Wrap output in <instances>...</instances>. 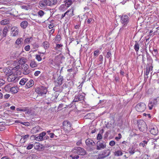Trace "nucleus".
<instances>
[{"label": "nucleus", "mask_w": 159, "mask_h": 159, "mask_svg": "<svg viewBox=\"0 0 159 159\" xmlns=\"http://www.w3.org/2000/svg\"><path fill=\"white\" fill-rule=\"evenodd\" d=\"M21 8L22 9H24L25 10H28L29 8V7L28 6H21Z\"/></svg>", "instance_id": "49"}, {"label": "nucleus", "mask_w": 159, "mask_h": 159, "mask_svg": "<svg viewBox=\"0 0 159 159\" xmlns=\"http://www.w3.org/2000/svg\"><path fill=\"white\" fill-rule=\"evenodd\" d=\"M8 28L7 27H5L3 30L2 35L3 37H5L6 36L7 33L8 31Z\"/></svg>", "instance_id": "30"}, {"label": "nucleus", "mask_w": 159, "mask_h": 159, "mask_svg": "<svg viewBox=\"0 0 159 159\" xmlns=\"http://www.w3.org/2000/svg\"><path fill=\"white\" fill-rule=\"evenodd\" d=\"M61 39V36L60 34H57L56 36L55 40L57 41H60Z\"/></svg>", "instance_id": "43"}, {"label": "nucleus", "mask_w": 159, "mask_h": 159, "mask_svg": "<svg viewBox=\"0 0 159 159\" xmlns=\"http://www.w3.org/2000/svg\"><path fill=\"white\" fill-rule=\"evenodd\" d=\"M42 130V129L39 126H38L33 128L31 130V132L33 134H36Z\"/></svg>", "instance_id": "15"}, {"label": "nucleus", "mask_w": 159, "mask_h": 159, "mask_svg": "<svg viewBox=\"0 0 159 159\" xmlns=\"http://www.w3.org/2000/svg\"><path fill=\"white\" fill-rule=\"evenodd\" d=\"M17 29H17V28L15 27H13L11 29V32H13L14 31H15V30Z\"/></svg>", "instance_id": "61"}, {"label": "nucleus", "mask_w": 159, "mask_h": 159, "mask_svg": "<svg viewBox=\"0 0 159 159\" xmlns=\"http://www.w3.org/2000/svg\"><path fill=\"white\" fill-rule=\"evenodd\" d=\"M99 60L101 63L103 60V57L102 55H100L99 57Z\"/></svg>", "instance_id": "58"}, {"label": "nucleus", "mask_w": 159, "mask_h": 159, "mask_svg": "<svg viewBox=\"0 0 159 159\" xmlns=\"http://www.w3.org/2000/svg\"><path fill=\"white\" fill-rule=\"evenodd\" d=\"M115 144V142L114 141H111L109 143V145L111 146H114Z\"/></svg>", "instance_id": "56"}, {"label": "nucleus", "mask_w": 159, "mask_h": 159, "mask_svg": "<svg viewBox=\"0 0 159 159\" xmlns=\"http://www.w3.org/2000/svg\"><path fill=\"white\" fill-rule=\"evenodd\" d=\"M62 46L63 45L61 44H57L55 49L57 51L61 52L62 49Z\"/></svg>", "instance_id": "25"}, {"label": "nucleus", "mask_w": 159, "mask_h": 159, "mask_svg": "<svg viewBox=\"0 0 159 159\" xmlns=\"http://www.w3.org/2000/svg\"><path fill=\"white\" fill-rule=\"evenodd\" d=\"M70 157H71L72 159H78L79 158V156L78 155H74V154H72L70 155Z\"/></svg>", "instance_id": "41"}, {"label": "nucleus", "mask_w": 159, "mask_h": 159, "mask_svg": "<svg viewBox=\"0 0 159 159\" xmlns=\"http://www.w3.org/2000/svg\"><path fill=\"white\" fill-rule=\"evenodd\" d=\"M46 134V133L45 132H43L40 133L39 135L35 137L36 140L38 141H41L44 140L43 137Z\"/></svg>", "instance_id": "14"}, {"label": "nucleus", "mask_w": 159, "mask_h": 159, "mask_svg": "<svg viewBox=\"0 0 159 159\" xmlns=\"http://www.w3.org/2000/svg\"><path fill=\"white\" fill-rule=\"evenodd\" d=\"M45 14V13L43 11L40 10L38 12V16L39 17H42V16Z\"/></svg>", "instance_id": "33"}, {"label": "nucleus", "mask_w": 159, "mask_h": 159, "mask_svg": "<svg viewBox=\"0 0 159 159\" xmlns=\"http://www.w3.org/2000/svg\"><path fill=\"white\" fill-rule=\"evenodd\" d=\"M41 73V72L39 71H36L34 73V75L36 76H38Z\"/></svg>", "instance_id": "59"}, {"label": "nucleus", "mask_w": 159, "mask_h": 159, "mask_svg": "<svg viewBox=\"0 0 159 159\" xmlns=\"http://www.w3.org/2000/svg\"><path fill=\"white\" fill-rule=\"evenodd\" d=\"M19 68H20V66H16L13 69V70H16V71H17L16 73L18 74L17 75H20V73H21V72L20 71H19L18 70H19Z\"/></svg>", "instance_id": "34"}, {"label": "nucleus", "mask_w": 159, "mask_h": 159, "mask_svg": "<svg viewBox=\"0 0 159 159\" xmlns=\"http://www.w3.org/2000/svg\"><path fill=\"white\" fill-rule=\"evenodd\" d=\"M35 58L39 61H41L42 59L40 56L39 55H36L35 56Z\"/></svg>", "instance_id": "42"}, {"label": "nucleus", "mask_w": 159, "mask_h": 159, "mask_svg": "<svg viewBox=\"0 0 159 159\" xmlns=\"http://www.w3.org/2000/svg\"><path fill=\"white\" fill-rule=\"evenodd\" d=\"M33 39L32 37L26 38L24 40V43H25L29 44L30 42V40Z\"/></svg>", "instance_id": "39"}, {"label": "nucleus", "mask_w": 159, "mask_h": 159, "mask_svg": "<svg viewBox=\"0 0 159 159\" xmlns=\"http://www.w3.org/2000/svg\"><path fill=\"white\" fill-rule=\"evenodd\" d=\"M48 6H52L56 5L57 2V0H47Z\"/></svg>", "instance_id": "22"}, {"label": "nucleus", "mask_w": 159, "mask_h": 159, "mask_svg": "<svg viewBox=\"0 0 159 159\" xmlns=\"http://www.w3.org/2000/svg\"><path fill=\"white\" fill-rule=\"evenodd\" d=\"M123 154L122 152L120 150L116 151L115 152V155L116 156H120Z\"/></svg>", "instance_id": "31"}, {"label": "nucleus", "mask_w": 159, "mask_h": 159, "mask_svg": "<svg viewBox=\"0 0 159 159\" xmlns=\"http://www.w3.org/2000/svg\"><path fill=\"white\" fill-rule=\"evenodd\" d=\"M62 77L60 76L57 80L56 83L58 86L61 85L62 83Z\"/></svg>", "instance_id": "27"}, {"label": "nucleus", "mask_w": 159, "mask_h": 159, "mask_svg": "<svg viewBox=\"0 0 159 159\" xmlns=\"http://www.w3.org/2000/svg\"><path fill=\"white\" fill-rule=\"evenodd\" d=\"M12 84H9L7 85H6L5 87V90L8 91L9 90L10 91V90L11 89V88H12Z\"/></svg>", "instance_id": "38"}, {"label": "nucleus", "mask_w": 159, "mask_h": 159, "mask_svg": "<svg viewBox=\"0 0 159 159\" xmlns=\"http://www.w3.org/2000/svg\"><path fill=\"white\" fill-rule=\"evenodd\" d=\"M135 148L133 146H132L129 148L128 150V151L131 155H133L135 152Z\"/></svg>", "instance_id": "24"}, {"label": "nucleus", "mask_w": 159, "mask_h": 159, "mask_svg": "<svg viewBox=\"0 0 159 159\" xmlns=\"http://www.w3.org/2000/svg\"><path fill=\"white\" fill-rule=\"evenodd\" d=\"M129 20V18L126 15H123L120 17V21L124 27H125L128 25Z\"/></svg>", "instance_id": "3"}, {"label": "nucleus", "mask_w": 159, "mask_h": 159, "mask_svg": "<svg viewBox=\"0 0 159 159\" xmlns=\"http://www.w3.org/2000/svg\"><path fill=\"white\" fill-rule=\"evenodd\" d=\"M102 136L100 134H98L97 139L98 140H100L102 139Z\"/></svg>", "instance_id": "57"}, {"label": "nucleus", "mask_w": 159, "mask_h": 159, "mask_svg": "<svg viewBox=\"0 0 159 159\" xmlns=\"http://www.w3.org/2000/svg\"><path fill=\"white\" fill-rule=\"evenodd\" d=\"M47 88L44 86H41L35 89V92L40 96H44L47 92Z\"/></svg>", "instance_id": "1"}, {"label": "nucleus", "mask_w": 159, "mask_h": 159, "mask_svg": "<svg viewBox=\"0 0 159 159\" xmlns=\"http://www.w3.org/2000/svg\"><path fill=\"white\" fill-rule=\"evenodd\" d=\"M19 33L18 29L16 30H15V31H14L13 32H11V35L13 37H15L18 35Z\"/></svg>", "instance_id": "36"}, {"label": "nucleus", "mask_w": 159, "mask_h": 159, "mask_svg": "<svg viewBox=\"0 0 159 159\" xmlns=\"http://www.w3.org/2000/svg\"><path fill=\"white\" fill-rule=\"evenodd\" d=\"M10 97V95L8 94H6L4 96V98L6 99H7Z\"/></svg>", "instance_id": "60"}, {"label": "nucleus", "mask_w": 159, "mask_h": 159, "mask_svg": "<svg viewBox=\"0 0 159 159\" xmlns=\"http://www.w3.org/2000/svg\"><path fill=\"white\" fill-rule=\"evenodd\" d=\"M146 107V105L144 103L140 102L136 105L135 108L137 111L142 112L144 111Z\"/></svg>", "instance_id": "4"}, {"label": "nucleus", "mask_w": 159, "mask_h": 159, "mask_svg": "<svg viewBox=\"0 0 159 159\" xmlns=\"http://www.w3.org/2000/svg\"><path fill=\"white\" fill-rule=\"evenodd\" d=\"M28 25V22L26 21H23L20 24V26L23 28H26Z\"/></svg>", "instance_id": "28"}, {"label": "nucleus", "mask_w": 159, "mask_h": 159, "mask_svg": "<svg viewBox=\"0 0 159 159\" xmlns=\"http://www.w3.org/2000/svg\"><path fill=\"white\" fill-rule=\"evenodd\" d=\"M27 80H28L26 79H22L20 81L19 84L21 85H23L27 82Z\"/></svg>", "instance_id": "32"}, {"label": "nucleus", "mask_w": 159, "mask_h": 159, "mask_svg": "<svg viewBox=\"0 0 159 159\" xmlns=\"http://www.w3.org/2000/svg\"><path fill=\"white\" fill-rule=\"evenodd\" d=\"M111 52L110 51H109L107 53L106 55V57L107 58H109L111 56Z\"/></svg>", "instance_id": "55"}, {"label": "nucleus", "mask_w": 159, "mask_h": 159, "mask_svg": "<svg viewBox=\"0 0 159 159\" xmlns=\"http://www.w3.org/2000/svg\"><path fill=\"white\" fill-rule=\"evenodd\" d=\"M159 102V96L153 99L152 100L149 101L148 106L150 110L152 109L154 106L157 105Z\"/></svg>", "instance_id": "6"}, {"label": "nucleus", "mask_w": 159, "mask_h": 159, "mask_svg": "<svg viewBox=\"0 0 159 159\" xmlns=\"http://www.w3.org/2000/svg\"><path fill=\"white\" fill-rule=\"evenodd\" d=\"M30 46L29 45H27L25 46L24 48L25 50L26 51H29L30 50Z\"/></svg>", "instance_id": "51"}, {"label": "nucleus", "mask_w": 159, "mask_h": 159, "mask_svg": "<svg viewBox=\"0 0 159 159\" xmlns=\"http://www.w3.org/2000/svg\"><path fill=\"white\" fill-rule=\"evenodd\" d=\"M84 95L85 94L84 93H83L82 94H79L75 95V98L73 100V102H76L84 100Z\"/></svg>", "instance_id": "13"}, {"label": "nucleus", "mask_w": 159, "mask_h": 159, "mask_svg": "<svg viewBox=\"0 0 159 159\" xmlns=\"http://www.w3.org/2000/svg\"><path fill=\"white\" fill-rule=\"evenodd\" d=\"M138 126L139 130L143 132H145L147 130V125L143 120H139L138 121Z\"/></svg>", "instance_id": "2"}, {"label": "nucleus", "mask_w": 159, "mask_h": 159, "mask_svg": "<svg viewBox=\"0 0 159 159\" xmlns=\"http://www.w3.org/2000/svg\"><path fill=\"white\" fill-rule=\"evenodd\" d=\"M16 110L17 111H25L27 110L26 108H24L23 109H21L20 108H17Z\"/></svg>", "instance_id": "44"}, {"label": "nucleus", "mask_w": 159, "mask_h": 159, "mask_svg": "<svg viewBox=\"0 0 159 159\" xmlns=\"http://www.w3.org/2000/svg\"><path fill=\"white\" fill-rule=\"evenodd\" d=\"M106 156L103 154H100L98 155L97 159H103Z\"/></svg>", "instance_id": "46"}, {"label": "nucleus", "mask_w": 159, "mask_h": 159, "mask_svg": "<svg viewBox=\"0 0 159 159\" xmlns=\"http://www.w3.org/2000/svg\"><path fill=\"white\" fill-rule=\"evenodd\" d=\"M29 137V134H26L24 136H22V139H21V140L23 139L25 141L26 140H27L28 139Z\"/></svg>", "instance_id": "40"}, {"label": "nucleus", "mask_w": 159, "mask_h": 159, "mask_svg": "<svg viewBox=\"0 0 159 159\" xmlns=\"http://www.w3.org/2000/svg\"><path fill=\"white\" fill-rule=\"evenodd\" d=\"M63 125L65 128H68L71 127L70 123L68 121H64L63 123Z\"/></svg>", "instance_id": "21"}, {"label": "nucleus", "mask_w": 159, "mask_h": 159, "mask_svg": "<svg viewBox=\"0 0 159 159\" xmlns=\"http://www.w3.org/2000/svg\"><path fill=\"white\" fill-rule=\"evenodd\" d=\"M23 39L22 38H19L17 39L14 44V46L17 49H19L22 47Z\"/></svg>", "instance_id": "5"}, {"label": "nucleus", "mask_w": 159, "mask_h": 159, "mask_svg": "<svg viewBox=\"0 0 159 159\" xmlns=\"http://www.w3.org/2000/svg\"><path fill=\"white\" fill-rule=\"evenodd\" d=\"M93 114V113H91L88 114H87L84 117L85 118L89 119L90 118V116H91V115Z\"/></svg>", "instance_id": "52"}, {"label": "nucleus", "mask_w": 159, "mask_h": 159, "mask_svg": "<svg viewBox=\"0 0 159 159\" xmlns=\"http://www.w3.org/2000/svg\"><path fill=\"white\" fill-rule=\"evenodd\" d=\"M92 20L93 19L92 18L89 19L87 21V23L88 24H89L92 21Z\"/></svg>", "instance_id": "63"}, {"label": "nucleus", "mask_w": 159, "mask_h": 159, "mask_svg": "<svg viewBox=\"0 0 159 159\" xmlns=\"http://www.w3.org/2000/svg\"><path fill=\"white\" fill-rule=\"evenodd\" d=\"M85 143L87 146H91L95 144V143L93 141L89 139L86 140Z\"/></svg>", "instance_id": "17"}, {"label": "nucleus", "mask_w": 159, "mask_h": 159, "mask_svg": "<svg viewBox=\"0 0 159 159\" xmlns=\"http://www.w3.org/2000/svg\"><path fill=\"white\" fill-rule=\"evenodd\" d=\"M106 147V143L104 142H101V141H98L97 144V149L98 150L103 149Z\"/></svg>", "instance_id": "12"}, {"label": "nucleus", "mask_w": 159, "mask_h": 159, "mask_svg": "<svg viewBox=\"0 0 159 159\" xmlns=\"http://www.w3.org/2000/svg\"><path fill=\"white\" fill-rule=\"evenodd\" d=\"M75 152H76L78 155H84L86 154V151L83 148L80 147H75Z\"/></svg>", "instance_id": "10"}, {"label": "nucleus", "mask_w": 159, "mask_h": 159, "mask_svg": "<svg viewBox=\"0 0 159 159\" xmlns=\"http://www.w3.org/2000/svg\"><path fill=\"white\" fill-rule=\"evenodd\" d=\"M63 1L65 2V5H61L59 8V9L63 11H64L72 3V1L71 0H64Z\"/></svg>", "instance_id": "7"}, {"label": "nucleus", "mask_w": 159, "mask_h": 159, "mask_svg": "<svg viewBox=\"0 0 159 159\" xmlns=\"http://www.w3.org/2000/svg\"><path fill=\"white\" fill-rule=\"evenodd\" d=\"M149 129L150 133L153 135H157L158 133V130L157 127L153 125H151L149 126Z\"/></svg>", "instance_id": "8"}, {"label": "nucleus", "mask_w": 159, "mask_h": 159, "mask_svg": "<svg viewBox=\"0 0 159 159\" xmlns=\"http://www.w3.org/2000/svg\"><path fill=\"white\" fill-rule=\"evenodd\" d=\"M21 67L22 71L23 74L27 75L30 73L29 66L27 64H25L22 65Z\"/></svg>", "instance_id": "11"}, {"label": "nucleus", "mask_w": 159, "mask_h": 159, "mask_svg": "<svg viewBox=\"0 0 159 159\" xmlns=\"http://www.w3.org/2000/svg\"><path fill=\"white\" fill-rule=\"evenodd\" d=\"M33 147V144H29L26 148V149L28 150H30L32 149Z\"/></svg>", "instance_id": "50"}, {"label": "nucleus", "mask_w": 159, "mask_h": 159, "mask_svg": "<svg viewBox=\"0 0 159 159\" xmlns=\"http://www.w3.org/2000/svg\"><path fill=\"white\" fill-rule=\"evenodd\" d=\"M29 159H36L37 156L34 154H31L30 155L29 157Z\"/></svg>", "instance_id": "45"}, {"label": "nucleus", "mask_w": 159, "mask_h": 159, "mask_svg": "<svg viewBox=\"0 0 159 159\" xmlns=\"http://www.w3.org/2000/svg\"><path fill=\"white\" fill-rule=\"evenodd\" d=\"M10 92L12 93H16L18 92V89L16 86L12 87V88H11Z\"/></svg>", "instance_id": "26"}, {"label": "nucleus", "mask_w": 159, "mask_h": 159, "mask_svg": "<svg viewBox=\"0 0 159 159\" xmlns=\"http://www.w3.org/2000/svg\"><path fill=\"white\" fill-rule=\"evenodd\" d=\"M10 21V19L9 18H6L2 20L0 22V24L2 25H5L7 24H9Z\"/></svg>", "instance_id": "20"}, {"label": "nucleus", "mask_w": 159, "mask_h": 159, "mask_svg": "<svg viewBox=\"0 0 159 159\" xmlns=\"http://www.w3.org/2000/svg\"><path fill=\"white\" fill-rule=\"evenodd\" d=\"M147 143L148 141L144 140L139 143V146H142L143 147H144L146 146Z\"/></svg>", "instance_id": "37"}, {"label": "nucleus", "mask_w": 159, "mask_h": 159, "mask_svg": "<svg viewBox=\"0 0 159 159\" xmlns=\"http://www.w3.org/2000/svg\"><path fill=\"white\" fill-rule=\"evenodd\" d=\"M54 26V25L53 23L49 24L48 25V28L49 29H52Z\"/></svg>", "instance_id": "62"}, {"label": "nucleus", "mask_w": 159, "mask_h": 159, "mask_svg": "<svg viewBox=\"0 0 159 159\" xmlns=\"http://www.w3.org/2000/svg\"><path fill=\"white\" fill-rule=\"evenodd\" d=\"M34 81L30 79L27 82V83L25 85V87L26 88H30V87H32L34 85Z\"/></svg>", "instance_id": "18"}, {"label": "nucleus", "mask_w": 159, "mask_h": 159, "mask_svg": "<svg viewBox=\"0 0 159 159\" xmlns=\"http://www.w3.org/2000/svg\"><path fill=\"white\" fill-rule=\"evenodd\" d=\"M1 159H10V158L8 156H4L2 157Z\"/></svg>", "instance_id": "64"}, {"label": "nucleus", "mask_w": 159, "mask_h": 159, "mask_svg": "<svg viewBox=\"0 0 159 159\" xmlns=\"http://www.w3.org/2000/svg\"><path fill=\"white\" fill-rule=\"evenodd\" d=\"M5 81L2 79H0V87L5 84Z\"/></svg>", "instance_id": "47"}, {"label": "nucleus", "mask_w": 159, "mask_h": 159, "mask_svg": "<svg viewBox=\"0 0 159 159\" xmlns=\"http://www.w3.org/2000/svg\"><path fill=\"white\" fill-rule=\"evenodd\" d=\"M30 66L31 68H34L37 66V64L34 60H32L30 61Z\"/></svg>", "instance_id": "23"}, {"label": "nucleus", "mask_w": 159, "mask_h": 159, "mask_svg": "<svg viewBox=\"0 0 159 159\" xmlns=\"http://www.w3.org/2000/svg\"><path fill=\"white\" fill-rule=\"evenodd\" d=\"M40 144L39 143H36L34 146V148L36 150H39V149Z\"/></svg>", "instance_id": "54"}, {"label": "nucleus", "mask_w": 159, "mask_h": 159, "mask_svg": "<svg viewBox=\"0 0 159 159\" xmlns=\"http://www.w3.org/2000/svg\"><path fill=\"white\" fill-rule=\"evenodd\" d=\"M42 44L45 49H48L49 47L50 44L49 42L48 41L44 42Z\"/></svg>", "instance_id": "29"}, {"label": "nucleus", "mask_w": 159, "mask_h": 159, "mask_svg": "<svg viewBox=\"0 0 159 159\" xmlns=\"http://www.w3.org/2000/svg\"><path fill=\"white\" fill-rule=\"evenodd\" d=\"M74 9L73 8H71L70 9L67 10L65 14L68 16L71 17L74 14H73Z\"/></svg>", "instance_id": "19"}, {"label": "nucleus", "mask_w": 159, "mask_h": 159, "mask_svg": "<svg viewBox=\"0 0 159 159\" xmlns=\"http://www.w3.org/2000/svg\"><path fill=\"white\" fill-rule=\"evenodd\" d=\"M47 0H44L40 2L39 5L40 7L42 8H45L47 6H48Z\"/></svg>", "instance_id": "16"}, {"label": "nucleus", "mask_w": 159, "mask_h": 159, "mask_svg": "<svg viewBox=\"0 0 159 159\" xmlns=\"http://www.w3.org/2000/svg\"><path fill=\"white\" fill-rule=\"evenodd\" d=\"M99 52V51L98 49L96 50L94 52V55L95 56H98Z\"/></svg>", "instance_id": "53"}, {"label": "nucleus", "mask_w": 159, "mask_h": 159, "mask_svg": "<svg viewBox=\"0 0 159 159\" xmlns=\"http://www.w3.org/2000/svg\"><path fill=\"white\" fill-rule=\"evenodd\" d=\"M55 30L53 29H52L51 30L49 31V35L50 37L51 35L54 32Z\"/></svg>", "instance_id": "48"}, {"label": "nucleus", "mask_w": 159, "mask_h": 159, "mask_svg": "<svg viewBox=\"0 0 159 159\" xmlns=\"http://www.w3.org/2000/svg\"><path fill=\"white\" fill-rule=\"evenodd\" d=\"M18 80L17 75L14 74H11L8 75L7 78V80L9 82H16Z\"/></svg>", "instance_id": "9"}, {"label": "nucleus", "mask_w": 159, "mask_h": 159, "mask_svg": "<svg viewBox=\"0 0 159 159\" xmlns=\"http://www.w3.org/2000/svg\"><path fill=\"white\" fill-rule=\"evenodd\" d=\"M139 44L138 43H136L134 46V49L136 52L139 51Z\"/></svg>", "instance_id": "35"}]
</instances>
